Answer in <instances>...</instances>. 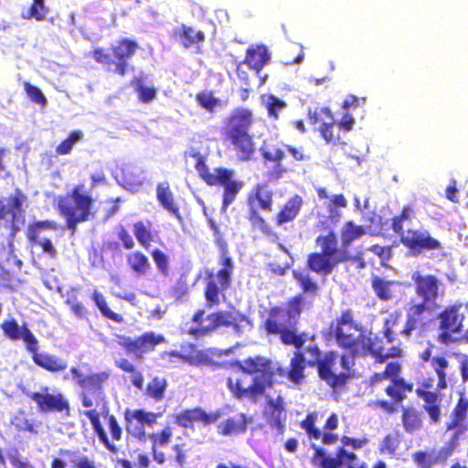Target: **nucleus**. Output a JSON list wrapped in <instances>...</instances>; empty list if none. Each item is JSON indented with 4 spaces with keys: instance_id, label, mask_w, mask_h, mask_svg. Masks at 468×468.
I'll use <instances>...</instances> for the list:
<instances>
[{
    "instance_id": "nucleus-1",
    "label": "nucleus",
    "mask_w": 468,
    "mask_h": 468,
    "mask_svg": "<svg viewBox=\"0 0 468 468\" xmlns=\"http://www.w3.org/2000/svg\"><path fill=\"white\" fill-rule=\"evenodd\" d=\"M242 375H233L228 379V386L236 398L256 399L266 393L265 413L272 425L282 427L286 419L284 402L280 395L272 398L267 388H271V372L270 361L261 356L250 357L239 363Z\"/></svg>"
},
{
    "instance_id": "nucleus-2",
    "label": "nucleus",
    "mask_w": 468,
    "mask_h": 468,
    "mask_svg": "<svg viewBox=\"0 0 468 468\" xmlns=\"http://www.w3.org/2000/svg\"><path fill=\"white\" fill-rule=\"evenodd\" d=\"M335 335L338 345L349 348L352 354H371L379 361L386 357L399 356L401 354V349L398 346L388 348L380 346L378 337L356 324L349 312L344 313L337 320Z\"/></svg>"
},
{
    "instance_id": "nucleus-3",
    "label": "nucleus",
    "mask_w": 468,
    "mask_h": 468,
    "mask_svg": "<svg viewBox=\"0 0 468 468\" xmlns=\"http://www.w3.org/2000/svg\"><path fill=\"white\" fill-rule=\"evenodd\" d=\"M305 351L309 356L307 363L309 365L318 363V370L321 378L326 381L330 386L343 384L347 376L346 372L354 365L353 356H338L335 352H330L326 354L323 359H319L318 347L313 343H310Z\"/></svg>"
},
{
    "instance_id": "nucleus-4",
    "label": "nucleus",
    "mask_w": 468,
    "mask_h": 468,
    "mask_svg": "<svg viewBox=\"0 0 468 468\" xmlns=\"http://www.w3.org/2000/svg\"><path fill=\"white\" fill-rule=\"evenodd\" d=\"M56 202L69 229H74L78 223L89 218L92 199L83 185L76 186L70 194L58 197Z\"/></svg>"
},
{
    "instance_id": "nucleus-5",
    "label": "nucleus",
    "mask_w": 468,
    "mask_h": 468,
    "mask_svg": "<svg viewBox=\"0 0 468 468\" xmlns=\"http://www.w3.org/2000/svg\"><path fill=\"white\" fill-rule=\"evenodd\" d=\"M196 168L199 176L207 185L223 186L222 210L226 211L228 207L234 202L237 195L243 188L244 183L234 178L233 170L222 167L209 170L201 160L197 161Z\"/></svg>"
},
{
    "instance_id": "nucleus-6",
    "label": "nucleus",
    "mask_w": 468,
    "mask_h": 468,
    "mask_svg": "<svg viewBox=\"0 0 468 468\" xmlns=\"http://www.w3.org/2000/svg\"><path fill=\"white\" fill-rule=\"evenodd\" d=\"M251 122V112L246 109L237 110L229 120L227 135L240 160H248L254 152L251 138L248 133Z\"/></svg>"
},
{
    "instance_id": "nucleus-7",
    "label": "nucleus",
    "mask_w": 468,
    "mask_h": 468,
    "mask_svg": "<svg viewBox=\"0 0 468 468\" xmlns=\"http://www.w3.org/2000/svg\"><path fill=\"white\" fill-rule=\"evenodd\" d=\"M204 311H198L193 317L194 325L188 329L189 334L204 335L219 326H232L236 333L250 328V321L238 312H220L203 317Z\"/></svg>"
},
{
    "instance_id": "nucleus-8",
    "label": "nucleus",
    "mask_w": 468,
    "mask_h": 468,
    "mask_svg": "<svg viewBox=\"0 0 468 468\" xmlns=\"http://www.w3.org/2000/svg\"><path fill=\"white\" fill-rule=\"evenodd\" d=\"M222 268L217 274H210L208 282L206 289V300L209 305L219 303L222 292L225 291L229 283L230 277L233 271V262L231 258L226 251H223L221 258Z\"/></svg>"
},
{
    "instance_id": "nucleus-9",
    "label": "nucleus",
    "mask_w": 468,
    "mask_h": 468,
    "mask_svg": "<svg viewBox=\"0 0 468 468\" xmlns=\"http://www.w3.org/2000/svg\"><path fill=\"white\" fill-rule=\"evenodd\" d=\"M161 415V413L144 410H126V430L133 437L141 441H145L148 434L145 432V428H153Z\"/></svg>"
},
{
    "instance_id": "nucleus-10",
    "label": "nucleus",
    "mask_w": 468,
    "mask_h": 468,
    "mask_svg": "<svg viewBox=\"0 0 468 468\" xmlns=\"http://www.w3.org/2000/svg\"><path fill=\"white\" fill-rule=\"evenodd\" d=\"M400 366L399 363L388 364L386 370L383 373H377L372 378L373 383L379 382L383 379H388L391 385L386 388V392L394 399L400 400L404 396L407 389H410L402 378H399Z\"/></svg>"
},
{
    "instance_id": "nucleus-11",
    "label": "nucleus",
    "mask_w": 468,
    "mask_h": 468,
    "mask_svg": "<svg viewBox=\"0 0 468 468\" xmlns=\"http://www.w3.org/2000/svg\"><path fill=\"white\" fill-rule=\"evenodd\" d=\"M313 463L321 468H337L341 465H346L348 468H366L353 452H348L345 449H340L335 457L325 456L322 451L316 450Z\"/></svg>"
},
{
    "instance_id": "nucleus-12",
    "label": "nucleus",
    "mask_w": 468,
    "mask_h": 468,
    "mask_svg": "<svg viewBox=\"0 0 468 468\" xmlns=\"http://www.w3.org/2000/svg\"><path fill=\"white\" fill-rule=\"evenodd\" d=\"M164 341L163 335L152 332L145 333L134 340L126 336H118V344L126 348L128 352L136 354L139 357L142 356L143 353L154 349L156 345Z\"/></svg>"
},
{
    "instance_id": "nucleus-13",
    "label": "nucleus",
    "mask_w": 468,
    "mask_h": 468,
    "mask_svg": "<svg viewBox=\"0 0 468 468\" xmlns=\"http://www.w3.org/2000/svg\"><path fill=\"white\" fill-rule=\"evenodd\" d=\"M292 325L293 324L280 322L279 315L276 314L266 321V329L269 333L280 334L281 339L284 344H292L296 348L303 347L306 342V335H295V333L290 329Z\"/></svg>"
},
{
    "instance_id": "nucleus-14",
    "label": "nucleus",
    "mask_w": 468,
    "mask_h": 468,
    "mask_svg": "<svg viewBox=\"0 0 468 468\" xmlns=\"http://www.w3.org/2000/svg\"><path fill=\"white\" fill-rule=\"evenodd\" d=\"M46 229H56V224L52 221L34 223L28 227L27 237L31 241L38 244L42 248L43 252L50 258H55L57 255L56 248L48 238L41 235L42 231Z\"/></svg>"
},
{
    "instance_id": "nucleus-15",
    "label": "nucleus",
    "mask_w": 468,
    "mask_h": 468,
    "mask_svg": "<svg viewBox=\"0 0 468 468\" xmlns=\"http://www.w3.org/2000/svg\"><path fill=\"white\" fill-rule=\"evenodd\" d=\"M316 244L321 250L320 252L340 262L351 259L348 250H346L342 244L341 247H338L337 239L332 231L327 232L325 235H319L316 239Z\"/></svg>"
},
{
    "instance_id": "nucleus-16",
    "label": "nucleus",
    "mask_w": 468,
    "mask_h": 468,
    "mask_svg": "<svg viewBox=\"0 0 468 468\" xmlns=\"http://www.w3.org/2000/svg\"><path fill=\"white\" fill-rule=\"evenodd\" d=\"M459 311L460 307L452 306L440 315L441 329L444 331L440 335V339L445 344L450 341L448 333H456L461 330L463 315Z\"/></svg>"
},
{
    "instance_id": "nucleus-17",
    "label": "nucleus",
    "mask_w": 468,
    "mask_h": 468,
    "mask_svg": "<svg viewBox=\"0 0 468 468\" xmlns=\"http://www.w3.org/2000/svg\"><path fill=\"white\" fill-rule=\"evenodd\" d=\"M401 241L411 249L435 250L440 248V242L431 238L426 230L409 229L401 234Z\"/></svg>"
},
{
    "instance_id": "nucleus-18",
    "label": "nucleus",
    "mask_w": 468,
    "mask_h": 468,
    "mask_svg": "<svg viewBox=\"0 0 468 468\" xmlns=\"http://www.w3.org/2000/svg\"><path fill=\"white\" fill-rule=\"evenodd\" d=\"M2 329L5 335L12 340H23L27 350L37 348V340L35 335L26 326H20L16 321H6L3 323Z\"/></svg>"
},
{
    "instance_id": "nucleus-19",
    "label": "nucleus",
    "mask_w": 468,
    "mask_h": 468,
    "mask_svg": "<svg viewBox=\"0 0 468 468\" xmlns=\"http://www.w3.org/2000/svg\"><path fill=\"white\" fill-rule=\"evenodd\" d=\"M146 179L147 173L142 166L128 165L122 169L120 183L130 191H137Z\"/></svg>"
},
{
    "instance_id": "nucleus-20",
    "label": "nucleus",
    "mask_w": 468,
    "mask_h": 468,
    "mask_svg": "<svg viewBox=\"0 0 468 468\" xmlns=\"http://www.w3.org/2000/svg\"><path fill=\"white\" fill-rule=\"evenodd\" d=\"M172 435L173 431L170 426L165 427L161 431L147 434V440L152 443L153 459L158 464H163L166 460L165 454L161 448L168 445Z\"/></svg>"
},
{
    "instance_id": "nucleus-21",
    "label": "nucleus",
    "mask_w": 468,
    "mask_h": 468,
    "mask_svg": "<svg viewBox=\"0 0 468 468\" xmlns=\"http://www.w3.org/2000/svg\"><path fill=\"white\" fill-rule=\"evenodd\" d=\"M30 398L37 404L41 411H62L69 409V404L61 394H49L47 391L35 392L30 395Z\"/></svg>"
},
{
    "instance_id": "nucleus-22",
    "label": "nucleus",
    "mask_w": 468,
    "mask_h": 468,
    "mask_svg": "<svg viewBox=\"0 0 468 468\" xmlns=\"http://www.w3.org/2000/svg\"><path fill=\"white\" fill-rule=\"evenodd\" d=\"M32 353L33 361L42 368H45L50 372H59L67 368V361L55 355L48 354L46 352H37V348L35 350H28Z\"/></svg>"
},
{
    "instance_id": "nucleus-23",
    "label": "nucleus",
    "mask_w": 468,
    "mask_h": 468,
    "mask_svg": "<svg viewBox=\"0 0 468 468\" xmlns=\"http://www.w3.org/2000/svg\"><path fill=\"white\" fill-rule=\"evenodd\" d=\"M452 446H446L439 451L416 452L413 455V460L418 468H431L436 463L446 460L452 454Z\"/></svg>"
},
{
    "instance_id": "nucleus-24",
    "label": "nucleus",
    "mask_w": 468,
    "mask_h": 468,
    "mask_svg": "<svg viewBox=\"0 0 468 468\" xmlns=\"http://www.w3.org/2000/svg\"><path fill=\"white\" fill-rule=\"evenodd\" d=\"M309 118L312 123H322L321 134L326 142L333 140V117L326 108L315 109L313 112H309Z\"/></svg>"
},
{
    "instance_id": "nucleus-25",
    "label": "nucleus",
    "mask_w": 468,
    "mask_h": 468,
    "mask_svg": "<svg viewBox=\"0 0 468 468\" xmlns=\"http://www.w3.org/2000/svg\"><path fill=\"white\" fill-rule=\"evenodd\" d=\"M339 263L341 262L322 252L312 253L308 258L310 269L324 275L331 273Z\"/></svg>"
},
{
    "instance_id": "nucleus-26",
    "label": "nucleus",
    "mask_w": 468,
    "mask_h": 468,
    "mask_svg": "<svg viewBox=\"0 0 468 468\" xmlns=\"http://www.w3.org/2000/svg\"><path fill=\"white\" fill-rule=\"evenodd\" d=\"M417 283V292L425 302L434 300L438 293L437 280L432 276L421 277L419 273L413 274Z\"/></svg>"
},
{
    "instance_id": "nucleus-27",
    "label": "nucleus",
    "mask_w": 468,
    "mask_h": 468,
    "mask_svg": "<svg viewBox=\"0 0 468 468\" xmlns=\"http://www.w3.org/2000/svg\"><path fill=\"white\" fill-rule=\"evenodd\" d=\"M176 422L182 427H188L193 421L202 420L205 423H211L217 420L218 416L207 415L205 411L196 409L193 410H186L175 416Z\"/></svg>"
},
{
    "instance_id": "nucleus-28",
    "label": "nucleus",
    "mask_w": 468,
    "mask_h": 468,
    "mask_svg": "<svg viewBox=\"0 0 468 468\" xmlns=\"http://www.w3.org/2000/svg\"><path fill=\"white\" fill-rule=\"evenodd\" d=\"M25 196L16 192V195L8 199L0 201V219L10 215L12 219L17 218L21 212L22 205L25 202Z\"/></svg>"
},
{
    "instance_id": "nucleus-29",
    "label": "nucleus",
    "mask_w": 468,
    "mask_h": 468,
    "mask_svg": "<svg viewBox=\"0 0 468 468\" xmlns=\"http://www.w3.org/2000/svg\"><path fill=\"white\" fill-rule=\"evenodd\" d=\"M250 204L252 208L260 207L265 211H271L272 204V193L266 186L258 185L250 197Z\"/></svg>"
},
{
    "instance_id": "nucleus-30",
    "label": "nucleus",
    "mask_w": 468,
    "mask_h": 468,
    "mask_svg": "<svg viewBox=\"0 0 468 468\" xmlns=\"http://www.w3.org/2000/svg\"><path fill=\"white\" fill-rule=\"evenodd\" d=\"M425 303H416L409 307L407 311V321L400 331V334L405 336H410L411 332L417 329L418 324L421 320V315L425 311Z\"/></svg>"
},
{
    "instance_id": "nucleus-31",
    "label": "nucleus",
    "mask_w": 468,
    "mask_h": 468,
    "mask_svg": "<svg viewBox=\"0 0 468 468\" xmlns=\"http://www.w3.org/2000/svg\"><path fill=\"white\" fill-rule=\"evenodd\" d=\"M306 359L300 352L294 353L291 360L290 369L287 371L289 380L294 385H300L304 379L303 370L305 368Z\"/></svg>"
},
{
    "instance_id": "nucleus-32",
    "label": "nucleus",
    "mask_w": 468,
    "mask_h": 468,
    "mask_svg": "<svg viewBox=\"0 0 468 468\" xmlns=\"http://www.w3.org/2000/svg\"><path fill=\"white\" fill-rule=\"evenodd\" d=\"M419 396L424 400L425 405L424 408L428 411L431 419L433 421H438L440 418V398L436 392L426 390V389H419Z\"/></svg>"
},
{
    "instance_id": "nucleus-33",
    "label": "nucleus",
    "mask_w": 468,
    "mask_h": 468,
    "mask_svg": "<svg viewBox=\"0 0 468 468\" xmlns=\"http://www.w3.org/2000/svg\"><path fill=\"white\" fill-rule=\"evenodd\" d=\"M366 234V229L363 226L356 225L353 221L346 222L341 229V242L343 247L347 250L350 244Z\"/></svg>"
},
{
    "instance_id": "nucleus-34",
    "label": "nucleus",
    "mask_w": 468,
    "mask_h": 468,
    "mask_svg": "<svg viewBox=\"0 0 468 468\" xmlns=\"http://www.w3.org/2000/svg\"><path fill=\"white\" fill-rule=\"evenodd\" d=\"M247 419L244 414H237L218 425L219 432L223 435L239 433L246 430Z\"/></svg>"
},
{
    "instance_id": "nucleus-35",
    "label": "nucleus",
    "mask_w": 468,
    "mask_h": 468,
    "mask_svg": "<svg viewBox=\"0 0 468 468\" xmlns=\"http://www.w3.org/2000/svg\"><path fill=\"white\" fill-rule=\"evenodd\" d=\"M156 197L161 205L174 214L177 218H180L178 207L174 201L173 194L167 184H160L156 189Z\"/></svg>"
},
{
    "instance_id": "nucleus-36",
    "label": "nucleus",
    "mask_w": 468,
    "mask_h": 468,
    "mask_svg": "<svg viewBox=\"0 0 468 468\" xmlns=\"http://www.w3.org/2000/svg\"><path fill=\"white\" fill-rule=\"evenodd\" d=\"M270 57L266 48L259 46L250 48L247 52L246 63L259 72L261 68L268 62Z\"/></svg>"
},
{
    "instance_id": "nucleus-37",
    "label": "nucleus",
    "mask_w": 468,
    "mask_h": 468,
    "mask_svg": "<svg viewBox=\"0 0 468 468\" xmlns=\"http://www.w3.org/2000/svg\"><path fill=\"white\" fill-rule=\"evenodd\" d=\"M396 283L380 277L372 278V288L381 300H389L393 296Z\"/></svg>"
},
{
    "instance_id": "nucleus-38",
    "label": "nucleus",
    "mask_w": 468,
    "mask_h": 468,
    "mask_svg": "<svg viewBox=\"0 0 468 468\" xmlns=\"http://www.w3.org/2000/svg\"><path fill=\"white\" fill-rule=\"evenodd\" d=\"M127 261L131 269L138 275H146L150 270L151 265L148 258L139 251L129 254Z\"/></svg>"
},
{
    "instance_id": "nucleus-39",
    "label": "nucleus",
    "mask_w": 468,
    "mask_h": 468,
    "mask_svg": "<svg viewBox=\"0 0 468 468\" xmlns=\"http://www.w3.org/2000/svg\"><path fill=\"white\" fill-rule=\"evenodd\" d=\"M431 367L434 369L437 377V388L443 389L447 387V374L449 369V363L445 357L442 356H434L431 359Z\"/></svg>"
},
{
    "instance_id": "nucleus-40",
    "label": "nucleus",
    "mask_w": 468,
    "mask_h": 468,
    "mask_svg": "<svg viewBox=\"0 0 468 468\" xmlns=\"http://www.w3.org/2000/svg\"><path fill=\"white\" fill-rule=\"evenodd\" d=\"M303 204L302 197L294 196L284 206V208L279 214V222H287L292 220L299 213Z\"/></svg>"
},
{
    "instance_id": "nucleus-41",
    "label": "nucleus",
    "mask_w": 468,
    "mask_h": 468,
    "mask_svg": "<svg viewBox=\"0 0 468 468\" xmlns=\"http://www.w3.org/2000/svg\"><path fill=\"white\" fill-rule=\"evenodd\" d=\"M402 422L407 432H415L421 428L420 416L414 409H405L402 415Z\"/></svg>"
},
{
    "instance_id": "nucleus-42",
    "label": "nucleus",
    "mask_w": 468,
    "mask_h": 468,
    "mask_svg": "<svg viewBox=\"0 0 468 468\" xmlns=\"http://www.w3.org/2000/svg\"><path fill=\"white\" fill-rule=\"evenodd\" d=\"M197 103L209 112H213L218 109L223 108L225 102L216 98L210 91H203L197 95Z\"/></svg>"
},
{
    "instance_id": "nucleus-43",
    "label": "nucleus",
    "mask_w": 468,
    "mask_h": 468,
    "mask_svg": "<svg viewBox=\"0 0 468 468\" xmlns=\"http://www.w3.org/2000/svg\"><path fill=\"white\" fill-rule=\"evenodd\" d=\"M47 13L48 8L44 0H33L31 6L24 10L21 16L24 19L35 18L37 21H42L45 19Z\"/></svg>"
},
{
    "instance_id": "nucleus-44",
    "label": "nucleus",
    "mask_w": 468,
    "mask_h": 468,
    "mask_svg": "<svg viewBox=\"0 0 468 468\" xmlns=\"http://www.w3.org/2000/svg\"><path fill=\"white\" fill-rule=\"evenodd\" d=\"M261 103L267 109L270 116L274 118L278 117L280 112L285 109L286 103L271 94H263L261 97Z\"/></svg>"
},
{
    "instance_id": "nucleus-45",
    "label": "nucleus",
    "mask_w": 468,
    "mask_h": 468,
    "mask_svg": "<svg viewBox=\"0 0 468 468\" xmlns=\"http://www.w3.org/2000/svg\"><path fill=\"white\" fill-rule=\"evenodd\" d=\"M402 313L401 311H393L389 313L385 319L384 322V327H383V333L384 336L387 339L388 343H392L394 341L395 332L394 328L399 324V320L401 319Z\"/></svg>"
},
{
    "instance_id": "nucleus-46",
    "label": "nucleus",
    "mask_w": 468,
    "mask_h": 468,
    "mask_svg": "<svg viewBox=\"0 0 468 468\" xmlns=\"http://www.w3.org/2000/svg\"><path fill=\"white\" fill-rule=\"evenodd\" d=\"M64 453L69 457L73 468H97L93 460L80 452L65 451Z\"/></svg>"
},
{
    "instance_id": "nucleus-47",
    "label": "nucleus",
    "mask_w": 468,
    "mask_h": 468,
    "mask_svg": "<svg viewBox=\"0 0 468 468\" xmlns=\"http://www.w3.org/2000/svg\"><path fill=\"white\" fill-rule=\"evenodd\" d=\"M166 386L165 378H154L148 383L146 394L155 400H161L164 398Z\"/></svg>"
},
{
    "instance_id": "nucleus-48",
    "label": "nucleus",
    "mask_w": 468,
    "mask_h": 468,
    "mask_svg": "<svg viewBox=\"0 0 468 468\" xmlns=\"http://www.w3.org/2000/svg\"><path fill=\"white\" fill-rule=\"evenodd\" d=\"M109 378V373L107 372H100L88 375V378L85 379L84 384L80 388L83 389V392L92 391L100 389L101 384L105 382Z\"/></svg>"
},
{
    "instance_id": "nucleus-49",
    "label": "nucleus",
    "mask_w": 468,
    "mask_h": 468,
    "mask_svg": "<svg viewBox=\"0 0 468 468\" xmlns=\"http://www.w3.org/2000/svg\"><path fill=\"white\" fill-rule=\"evenodd\" d=\"M136 48L137 45L135 42L123 39L113 48V53L118 59L123 60L130 58L135 52Z\"/></svg>"
},
{
    "instance_id": "nucleus-50",
    "label": "nucleus",
    "mask_w": 468,
    "mask_h": 468,
    "mask_svg": "<svg viewBox=\"0 0 468 468\" xmlns=\"http://www.w3.org/2000/svg\"><path fill=\"white\" fill-rule=\"evenodd\" d=\"M133 234L142 246L147 248L152 241L150 224L137 222L133 225Z\"/></svg>"
},
{
    "instance_id": "nucleus-51",
    "label": "nucleus",
    "mask_w": 468,
    "mask_h": 468,
    "mask_svg": "<svg viewBox=\"0 0 468 468\" xmlns=\"http://www.w3.org/2000/svg\"><path fill=\"white\" fill-rule=\"evenodd\" d=\"M83 137L81 131H73L69 133V137L61 142L56 148L58 154H68L72 150L73 146Z\"/></svg>"
},
{
    "instance_id": "nucleus-52",
    "label": "nucleus",
    "mask_w": 468,
    "mask_h": 468,
    "mask_svg": "<svg viewBox=\"0 0 468 468\" xmlns=\"http://www.w3.org/2000/svg\"><path fill=\"white\" fill-rule=\"evenodd\" d=\"M92 299L95 302L97 307L100 309V311L105 317L112 319L113 321L121 320V316L118 314L112 312L108 307L104 296L100 292L94 291L92 294Z\"/></svg>"
},
{
    "instance_id": "nucleus-53",
    "label": "nucleus",
    "mask_w": 468,
    "mask_h": 468,
    "mask_svg": "<svg viewBox=\"0 0 468 468\" xmlns=\"http://www.w3.org/2000/svg\"><path fill=\"white\" fill-rule=\"evenodd\" d=\"M181 37L183 38V44L185 47H189L192 44L203 42L205 36L200 30H196L192 27L183 26Z\"/></svg>"
},
{
    "instance_id": "nucleus-54",
    "label": "nucleus",
    "mask_w": 468,
    "mask_h": 468,
    "mask_svg": "<svg viewBox=\"0 0 468 468\" xmlns=\"http://www.w3.org/2000/svg\"><path fill=\"white\" fill-rule=\"evenodd\" d=\"M24 89L27 92V95L33 102L43 108L46 107L48 103L47 98L37 87L33 86L28 82H25Z\"/></svg>"
},
{
    "instance_id": "nucleus-55",
    "label": "nucleus",
    "mask_w": 468,
    "mask_h": 468,
    "mask_svg": "<svg viewBox=\"0 0 468 468\" xmlns=\"http://www.w3.org/2000/svg\"><path fill=\"white\" fill-rule=\"evenodd\" d=\"M399 445V437L396 432L388 434L380 443V451L384 453L393 454Z\"/></svg>"
},
{
    "instance_id": "nucleus-56",
    "label": "nucleus",
    "mask_w": 468,
    "mask_h": 468,
    "mask_svg": "<svg viewBox=\"0 0 468 468\" xmlns=\"http://www.w3.org/2000/svg\"><path fill=\"white\" fill-rule=\"evenodd\" d=\"M136 91L139 100L144 103L154 101L156 97V90L154 86L145 85L142 81H138Z\"/></svg>"
},
{
    "instance_id": "nucleus-57",
    "label": "nucleus",
    "mask_w": 468,
    "mask_h": 468,
    "mask_svg": "<svg viewBox=\"0 0 468 468\" xmlns=\"http://www.w3.org/2000/svg\"><path fill=\"white\" fill-rule=\"evenodd\" d=\"M12 424L20 431L36 432L33 422L29 420L22 411H19L15 415L12 420Z\"/></svg>"
},
{
    "instance_id": "nucleus-58",
    "label": "nucleus",
    "mask_w": 468,
    "mask_h": 468,
    "mask_svg": "<svg viewBox=\"0 0 468 468\" xmlns=\"http://www.w3.org/2000/svg\"><path fill=\"white\" fill-rule=\"evenodd\" d=\"M286 315L288 316L285 324H295L297 318L301 314L300 298H294L288 305V309L285 310Z\"/></svg>"
},
{
    "instance_id": "nucleus-59",
    "label": "nucleus",
    "mask_w": 468,
    "mask_h": 468,
    "mask_svg": "<svg viewBox=\"0 0 468 468\" xmlns=\"http://www.w3.org/2000/svg\"><path fill=\"white\" fill-rule=\"evenodd\" d=\"M294 278L298 281L303 290L306 292H315L317 286L316 284L311 281L308 275L300 272V271H293Z\"/></svg>"
},
{
    "instance_id": "nucleus-60",
    "label": "nucleus",
    "mask_w": 468,
    "mask_h": 468,
    "mask_svg": "<svg viewBox=\"0 0 468 468\" xmlns=\"http://www.w3.org/2000/svg\"><path fill=\"white\" fill-rule=\"evenodd\" d=\"M316 419V415L310 414L307 418L303 421L302 427L314 438L318 439L321 436V431L314 428V421Z\"/></svg>"
},
{
    "instance_id": "nucleus-61",
    "label": "nucleus",
    "mask_w": 468,
    "mask_h": 468,
    "mask_svg": "<svg viewBox=\"0 0 468 468\" xmlns=\"http://www.w3.org/2000/svg\"><path fill=\"white\" fill-rule=\"evenodd\" d=\"M263 156L270 161H280L282 159L284 153L280 148H271L265 146L262 148Z\"/></svg>"
},
{
    "instance_id": "nucleus-62",
    "label": "nucleus",
    "mask_w": 468,
    "mask_h": 468,
    "mask_svg": "<svg viewBox=\"0 0 468 468\" xmlns=\"http://www.w3.org/2000/svg\"><path fill=\"white\" fill-rule=\"evenodd\" d=\"M153 259L156 264V266L163 272H166L168 267V258L167 256L159 250H155L153 252Z\"/></svg>"
},
{
    "instance_id": "nucleus-63",
    "label": "nucleus",
    "mask_w": 468,
    "mask_h": 468,
    "mask_svg": "<svg viewBox=\"0 0 468 468\" xmlns=\"http://www.w3.org/2000/svg\"><path fill=\"white\" fill-rule=\"evenodd\" d=\"M461 373L464 384V393L468 394V356L463 355L460 357Z\"/></svg>"
},
{
    "instance_id": "nucleus-64",
    "label": "nucleus",
    "mask_w": 468,
    "mask_h": 468,
    "mask_svg": "<svg viewBox=\"0 0 468 468\" xmlns=\"http://www.w3.org/2000/svg\"><path fill=\"white\" fill-rule=\"evenodd\" d=\"M95 432L97 433L100 440L104 443V445L112 452H117V448L114 444L111 443L109 441V439L106 435V432L104 429L102 428L101 424L98 425V427H93Z\"/></svg>"
}]
</instances>
